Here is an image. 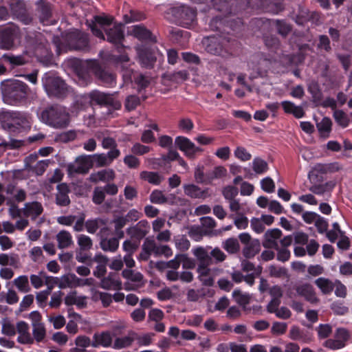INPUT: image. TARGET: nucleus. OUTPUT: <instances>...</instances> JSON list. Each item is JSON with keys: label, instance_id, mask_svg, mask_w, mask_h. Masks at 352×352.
I'll return each instance as SVG.
<instances>
[{"label": "nucleus", "instance_id": "obj_10", "mask_svg": "<svg viewBox=\"0 0 352 352\" xmlns=\"http://www.w3.org/2000/svg\"><path fill=\"white\" fill-rule=\"evenodd\" d=\"M202 43L205 46L206 52L211 54L224 56L227 54L226 44L228 43V41L223 36H208L204 38Z\"/></svg>", "mask_w": 352, "mask_h": 352}, {"label": "nucleus", "instance_id": "obj_54", "mask_svg": "<svg viewBox=\"0 0 352 352\" xmlns=\"http://www.w3.org/2000/svg\"><path fill=\"white\" fill-rule=\"evenodd\" d=\"M76 137V131L75 130H69L57 134L55 138V140L61 143H67L74 140Z\"/></svg>", "mask_w": 352, "mask_h": 352}, {"label": "nucleus", "instance_id": "obj_47", "mask_svg": "<svg viewBox=\"0 0 352 352\" xmlns=\"http://www.w3.org/2000/svg\"><path fill=\"white\" fill-rule=\"evenodd\" d=\"M333 117L336 122L342 128H346L350 123V119L348 115L342 110H335Z\"/></svg>", "mask_w": 352, "mask_h": 352}, {"label": "nucleus", "instance_id": "obj_39", "mask_svg": "<svg viewBox=\"0 0 352 352\" xmlns=\"http://www.w3.org/2000/svg\"><path fill=\"white\" fill-rule=\"evenodd\" d=\"M332 124L331 120L328 117H324L320 122L316 123V127L322 137L327 138L329 136Z\"/></svg>", "mask_w": 352, "mask_h": 352}, {"label": "nucleus", "instance_id": "obj_50", "mask_svg": "<svg viewBox=\"0 0 352 352\" xmlns=\"http://www.w3.org/2000/svg\"><path fill=\"white\" fill-rule=\"evenodd\" d=\"M13 284L16 287L18 290L23 293L29 292L31 289L28 277L25 275L20 276L13 280Z\"/></svg>", "mask_w": 352, "mask_h": 352}, {"label": "nucleus", "instance_id": "obj_9", "mask_svg": "<svg viewBox=\"0 0 352 352\" xmlns=\"http://www.w3.org/2000/svg\"><path fill=\"white\" fill-rule=\"evenodd\" d=\"M170 13L178 25L186 28L192 25L197 16L196 10L186 6L173 8Z\"/></svg>", "mask_w": 352, "mask_h": 352}, {"label": "nucleus", "instance_id": "obj_27", "mask_svg": "<svg viewBox=\"0 0 352 352\" xmlns=\"http://www.w3.org/2000/svg\"><path fill=\"white\" fill-rule=\"evenodd\" d=\"M93 71L95 76L103 83L111 85L114 82V76L108 71L102 69L98 63H94Z\"/></svg>", "mask_w": 352, "mask_h": 352}, {"label": "nucleus", "instance_id": "obj_43", "mask_svg": "<svg viewBox=\"0 0 352 352\" xmlns=\"http://www.w3.org/2000/svg\"><path fill=\"white\" fill-rule=\"evenodd\" d=\"M316 13H310L308 9L299 6L298 13L296 15L295 21L299 25H303L305 22L314 18Z\"/></svg>", "mask_w": 352, "mask_h": 352}, {"label": "nucleus", "instance_id": "obj_40", "mask_svg": "<svg viewBox=\"0 0 352 352\" xmlns=\"http://www.w3.org/2000/svg\"><path fill=\"white\" fill-rule=\"evenodd\" d=\"M131 331H130L126 336L116 338L113 347L116 349H122L130 347L134 342V336L133 335H131Z\"/></svg>", "mask_w": 352, "mask_h": 352}, {"label": "nucleus", "instance_id": "obj_45", "mask_svg": "<svg viewBox=\"0 0 352 352\" xmlns=\"http://www.w3.org/2000/svg\"><path fill=\"white\" fill-rule=\"evenodd\" d=\"M276 31L282 37L286 38L292 32V26L283 20H276L274 21Z\"/></svg>", "mask_w": 352, "mask_h": 352}, {"label": "nucleus", "instance_id": "obj_1", "mask_svg": "<svg viewBox=\"0 0 352 352\" xmlns=\"http://www.w3.org/2000/svg\"><path fill=\"white\" fill-rule=\"evenodd\" d=\"M31 94L28 85L19 80L9 79L1 83L2 98L6 104L17 105L25 103Z\"/></svg>", "mask_w": 352, "mask_h": 352}, {"label": "nucleus", "instance_id": "obj_29", "mask_svg": "<svg viewBox=\"0 0 352 352\" xmlns=\"http://www.w3.org/2000/svg\"><path fill=\"white\" fill-rule=\"evenodd\" d=\"M34 55L37 60L44 66L47 67L53 64V54L50 49V45L41 48V50L37 49Z\"/></svg>", "mask_w": 352, "mask_h": 352}, {"label": "nucleus", "instance_id": "obj_32", "mask_svg": "<svg viewBox=\"0 0 352 352\" xmlns=\"http://www.w3.org/2000/svg\"><path fill=\"white\" fill-rule=\"evenodd\" d=\"M138 54L140 63L144 67L146 68L153 67L156 61V57L151 50L146 47L142 48L140 50Z\"/></svg>", "mask_w": 352, "mask_h": 352}, {"label": "nucleus", "instance_id": "obj_49", "mask_svg": "<svg viewBox=\"0 0 352 352\" xmlns=\"http://www.w3.org/2000/svg\"><path fill=\"white\" fill-rule=\"evenodd\" d=\"M33 338L37 342H40L43 340L46 335L45 328L44 324L41 322H33Z\"/></svg>", "mask_w": 352, "mask_h": 352}, {"label": "nucleus", "instance_id": "obj_63", "mask_svg": "<svg viewBox=\"0 0 352 352\" xmlns=\"http://www.w3.org/2000/svg\"><path fill=\"white\" fill-rule=\"evenodd\" d=\"M252 168L256 174H262L267 170L268 164L265 160L256 157L252 162Z\"/></svg>", "mask_w": 352, "mask_h": 352}, {"label": "nucleus", "instance_id": "obj_62", "mask_svg": "<svg viewBox=\"0 0 352 352\" xmlns=\"http://www.w3.org/2000/svg\"><path fill=\"white\" fill-rule=\"evenodd\" d=\"M131 335L134 336V340H137L139 346H148L152 343V337L154 333H145L142 336H139L135 331H131Z\"/></svg>", "mask_w": 352, "mask_h": 352}, {"label": "nucleus", "instance_id": "obj_22", "mask_svg": "<svg viewBox=\"0 0 352 352\" xmlns=\"http://www.w3.org/2000/svg\"><path fill=\"white\" fill-rule=\"evenodd\" d=\"M297 294L303 297L307 301L311 304H317L320 300L317 297L313 286L309 283L296 285L294 287Z\"/></svg>", "mask_w": 352, "mask_h": 352}, {"label": "nucleus", "instance_id": "obj_20", "mask_svg": "<svg viewBox=\"0 0 352 352\" xmlns=\"http://www.w3.org/2000/svg\"><path fill=\"white\" fill-rule=\"evenodd\" d=\"M25 41L28 46L34 51V53L37 52V49L41 50V48L49 45L45 36L38 32L28 33L25 36Z\"/></svg>", "mask_w": 352, "mask_h": 352}, {"label": "nucleus", "instance_id": "obj_16", "mask_svg": "<svg viewBox=\"0 0 352 352\" xmlns=\"http://www.w3.org/2000/svg\"><path fill=\"white\" fill-rule=\"evenodd\" d=\"M107 41L114 44L120 51L124 47L122 41L124 38L123 26L121 23L115 24L112 28L105 29Z\"/></svg>", "mask_w": 352, "mask_h": 352}, {"label": "nucleus", "instance_id": "obj_5", "mask_svg": "<svg viewBox=\"0 0 352 352\" xmlns=\"http://www.w3.org/2000/svg\"><path fill=\"white\" fill-rule=\"evenodd\" d=\"M0 123L4 129L11 131L29 126V122L26 117L19 111H0Z\"/></svg>", "mask_w": 352, "mask_h": 352}, {"label": "nucleus", "instance_id": "obj_64", "mask_svg": "<svg viewBox=\"0 0 352 352\" xmlns=\"http://www.w3.org/2000/svg\"><path fill=\"white\" fill-rule=\"evenodd\" d=\"M330 309L334 314L339 316H343L349 311V308L344 305V303L338 300L332 302Z\"/></svg>", "mask_w": 352, "mask_h": 352}, {"label": "nucleus", "instance_id": "obj_61", "mask_svg": "<svg viewBox=\"0 0 352 352\" xmlns=\"http://www.w3.org/2000/svg\"><path fill=\"white\" fill-rule=\"evenodd\" d=\"M308 91L311 94L314 102L321 101L322 98V93L318 82H311L308 87Z\"/></svg>", "mask_w": 352, "mask_h": 352}, {"label": "nucleus", "instance_id": "obj_24", "mask_svg": "<svg viewBox=\"0 0 352 352\" xmlns=\"http://www.w3.org/2000/svg\"><path fill=\"white\" fill-rule=\"evenodd\" d=\"M16 331L19 334L17 341L23 344H32L34 343V338L29 332V325L24 321H19L16 325Z\"/></svg>", "mask_w": 352, "mask_h": 352}, {"label": "nucleus", "instance_id": "obj_41", "mask_svg": "<svg viewBox=\"0 0 352 352\" xmlns=\"http://www.w3.org/2000/svg\"><path fill=\"white\" fill-rule=\"evenodd\" d=\"M335 283L329 278L320 277L315 280V284L320 289L323 294H329L335 287Z\"/></svg>", "mask_w": 352, "mask_h": 352}, {"label": "nucleus", "instance_id": "obj_12", "mask_svg": "<svg viewBox=\"0 0 352 352\" xmlns=\"http://www.w3.org/2000/svg\"><path fill=\"white\" fill-rule=\"evenodd\" d=\"M12 14L19 21L25 25H29L33 21V16L28 11L26 4L23 0H16L10 3Z\"/></svg>", "mask_w": 352, "mask_h": 352}, {"label": "nucleus", "instance_id": "obj_42", "mask_svg": "<svg viewBox=\"0 0 352 352\" xmlns=\"http://www.w3.org/2000/svg\"><path fill=\"white\" fill-rule=\"evenodd\" d=\"M107 223V221L102 218L88 219L85 222V229L90 234H95L100 227Z\"/></svg>", "mask_w": 352, "mask_h": 352}, {"label": "nucleus", "instance_id": "obj_28", "mask_svg": "<svg viewBox=\"0 0 352 352\" xmlns=\"http://www.w3.org/2000/svg\"><path fill=\"white\" fill-rule=\"evenodd\" d=\"M100 287L107 290H120L122 288V283L115 274L110 273L108 276L102 278Z\"/></svg>", "mask_w": 352, "mask_h": 352}, {"label": "nucleus", "instance_id": "obj_56", "mask_svg": "<svg viewBox=\"0 0 352 352\" xmlns=\"http://www.w3.org/2000/svg\"><path fill=\"white\" fill-rule=\"evenodd\" d=\"M77 243L81 251L89 250L93 246L91 239L85 234H79L77 236Z\"/></svg>", "mask_w": 352, "mask_h": 352}, {"label": "nucleus", "instance_id": "obj_23", "mask_svg": "<svg viewBox=\"0 0 352 352\" xmlns=\"http://www.w3.org/2000/svg\"><path fill=\"white\" fill-rule=\"evenodd\" d=\"M282 236V232L278 228L270 229L266 231L263 236V246L267 249H278L277 239Z\"/></svg>", "mask_w": 352, "mask_h": 352}, {"label": "nucleus", "instance_id": "obj_31", "mask_svg": "<svg viewBox=\"0 0 352 352\" xmlns=\"http://www.w3.org/2000/svg\"><path fill=\"white\" fill-rule=\"evenodd\" d=\"M184 193L194 199H204L209 196L208 194V188H205L204 190H201L198 186L195 184H187L184 186Z\"/></svg>", "mask_w": 352, "mask_h": 352}, {"label": "nucleus", "instance_id": "obj_60", "mask_svg": "<svg viewBox=\"0 0 352 352\" xmlns=\"http://www.w3.org/2000/svg\"><path fill=\"white\" fill-rule=\"evenodd\" d=\"M327 173V164H317L312 170L309 173L308 177L311 179V176L317 177V179L324 180L321 174Z\"/></svg>", "mask_w": 352, "mask_h": 352}, {"label": "nucleus", "instance_id": "obj_51", "mask_svg": "<svg viewBox=\"0 0 352 352\" xmlns=\"http://www.w3.org/2000/svg\"><path fill=\"white\" fill-rule=\"evenodd\" d=\"M94 338L96 343H93L92 345L94 346L102 345L103 346L107 347L111 346L112 343V338L111 336L110 333L109 332H102L100 335L95 334Z\"/></svg>", "mask_w": 352, "mask_h": 352}, {"label": "nucleus", "instance_id": "obj_19", "mask_svg": "<svg viewBox=\"0 0 352 352\" xmlns=\"http://www.w3.org/2000/svg\"><path fill=\"white\" fill-rule=\"evenodd\" d=\"M309 179L311 184L309 190L316 195H322L326 193L330 195L331 192L336 186V182L334 181H329L322 183L324 180L317 179V177L313 175L311 179Z\"/></svg>", "mask_w": 352, "mask_h": 352}, {"label": "nucleus", "instance_id": "obj_2", "mask_svg": "<svg viewBox=\"0 0 352 352\" xmlns=\"http://www.w3.org/2000/svg\"><path fill=\"white\" fill-rule=\"evenodd\" d=\"M38 118L45 124L58 129L67 127L70 123V115L66 108L58 104L45 107Z\"/></svg>", "mask_w": 352, "mask_h": 352}, {"label": "nucleus", "instance_id": "obj_15", "mask_svg": "<svg viewBox=\"0 0 352 352\" xmlns=\"http://www.w3.org/2000/svg\"><path fill=\"white\" fill-rule=\"evenodd\" d=\"M94 166L90 155L78 157L74 164L68 165L69 173L86 174Z\"/></svg>", "mask_w": 352, "mask_h": 352}, {"label": "nucleus", "instance_id": "obj_37", "mask_svg": "<svg viewBox=\"0 0 352 352\" xmlns=\"http://www.w3.org/2000/svg\"><path fill=\"white\" fill-rule=\"evenodd\" d=\"M56 239L60 249L67 248L73 243L72 234L67 230L60 231L56 234Z\"/></svg>", "mask_w": 352, "mask_h": 352}, {"label": "nucleus", "instance_id": "obj_14", "mask_svg": "<svg viewBox=\"0 0 352 352\" xmlns=\"http://www.w3.org/2000/svg\"><path fill=\"white\" fill-rule=\"evenodd\" d=\"M113 18L107 16H95L94 21L89 25L93 34L96 37L105 40L102 30L105 32V29H108L111 25Z\"/></svg>", "mask_w": 352, "mask_h": 352}, {"label": "nucleus", "instance_id": "obj_3", "mask_svg": "<svg viewBox=\"0 0 352 352\" xmlns=\"http://www.w3.org/2000/svg\"><path fill=\"white\" fill-rule=\"evenodd\" d=\"M43 87L50 98L63 100L69 94V86L60 77L45 74L42 78Z\"/></svg>", "mask_w": 352, "mask_h": 352}, {"label": "nucleus", "instance_id": "obj_18", "mask_svg": "<svg viewBox=\"0 0 352 352\" xmlns=\"http://www.w3.org/2000/svg\"><path fill=\"white\" fill-rule=\"evenodd\" d=\"M176 146L185 153V155L190 159L195 158V154L201 152L202 148L197 147L188 138L184 136H178L175 140Z\"/></svg>", "mask_w": 352, "mask_h": 352}, {"label": "nucleus", "instance_id": "obj_26", "mask_svg": "<svg viewBox=\"0 0 352 352\" xmlns=\"http://www.w3.org/2000/svg\"><path fill=\"white\" fill-rule=\"evenodd\" d=\"M131 34L140 41H150L156 42V38L153 36L151 32L144 25H138L132 27Z\"/></svg>", "mask_w": 352, "mask_h": 352}, {"label": "nucleus", "instance_id": "obj_57", "mask_svg": "<svg viewBox=\"0 0 352 352\" xmlns=\"http://www.w3.org/2000/svg\"><path fill=\"white\" fill-rule=\"evenodd\" d=\"M150 201L153 204H163L166 203H171L169 201L168 198L166 197L163 192L160 190H154L150 195Z\"/></svg>", "mask_w": 352, "mask_h": 352}, {"label": "nucleus", "instance_id": "obj_38", "mask_svg": "<svg viewBox=\"0 0 352 352\" xmlns=\"http://www.w3.org/2000/svg\"><path fill=\"white\" fill-rule=\"evenodd\" d=\"M100 247L104 252H116L119 247L118 239L116 236L102 239L100 241Z\"/></svg>", "mask_w": 352, "mask_h": 352}, {"label": "nucleus", "instance_id": "obj_8", "mask_svg": "<svg viewBox=\"0 0 352 352\" xmlns=\"http://www.w3.org/2000/svg\"><path fill=\"white\" fill-rule=\"evenodd\" d=\"M91 104H98L111 108L113 110H119L122 104L120 101L113 97V94H106L98 90H94L87 94Z\"/></svg>", "mask_w": 352, "mask_h": 352}, {"label": "nucleus", "instance_id": "obj_35", "mask_svg": "<svg viewBox=\"0 0 352 352\" xmlns=\"http://www.w3.org/2000/svg\"><path fill=\"white\" fill-rule=\"evenodd\" d=\"M2 60L9 63L12 67L24 65L28 63V58L24 55L14 56L12 54H5L2 56Z\"/></svg>", "mask_w": 352, "mask_h": 352}, {"label": "nucleus", "instance_id": "obj_21", "mask_svg": "<svg viewBox=\"0 0 352 352\" xmlns=\"http://www.w3.org/2000/svg\"><path fill=\"white\" fill-rule=\"evenodd\" d=\"M56 193L55 195V203L60 207H66L71 204L69 193L71 192L67 184L60 183L56 186Z\"/></svg>", "mask_w": 352, "mask_h": 352}, {"label": "nucleus", "instance_id": "obj_11", "mask_svg": "<svg viewBox=\"0 0 352 352\" xmlns=\"http://www.w3.org/2000/svg\"><path fill=\"white\" fill-rule=\"evenodd\" d=\"M241 243L244 245L242 250L243 256L245 258H254L261 250V243L257 239H252L248 232L239 235Z\"/></svg>", "mask_w": 352, "mask_h": 352}, {"label": "nucleus", "instance_id": "obj_48", "mask_svg": "<svg viewBox=\"0 0 352 352\" xmlns=\"http://www.w3.org/2000/svg\"><path fill=\"white\" fill-rule=\"evenodd\" d=\"M91 298L94 302L101 301L104 307H109L112 302V296L106 292L96 291L94 293Z\"/></svg>", "mask_w": 352, "mask_h": 352}, {"label": "nucleus", "instance_id": "obj_30", "mask_svg": "<svg viewBox=\"0 0 352 352\" xmlns=\"http://www.w3.org/2000/svg\"><path fill=\"white\" fill-rule=\"evenodd\" d=\"M115 177L116 175L113 170L109 168L91 173L89 179L94 183H98L99 182H109L113 180Z\"/></svg>", "mask_w": 352, "mask_h": 352}, {"label": "nucleus", "instance_id": "obj_44", "mask_svg": "<svg viewBox=\"0 0 352 352\" xmlns=\"http://www.w3.org/2000/svg\"><path fill=\"white\" fill-rule=\"evenodd\" d=\"M222 248L229 254H234L239 252L240 245L236 238L231 237L222 243Z\"/></svg>", "mask_w": 352, "mask_h": 352}, {"label": "nucleus", "instance_id": "obj_59", "mask_svg": "<svg viewBox=\"0 0 352 352\" xmlns=\"http://www.w3.org/2000/svg\"><path fill=\"white\" fill-rule=\"evenodd\" d=\"M50 163L51 161L50 160H41L34 166H30L28 170L34 173L36 175H42Z\"/></svg>", "mask_w": 352, "mask_h": 352}, {"label": "nucleus", "instance_id": "obj_13", "mask_svg": "<svg viewBox=\"0 0 352 352\" xmlns=\"http://www.w3.org/2000/svg\"><path fill=\"white\" fill-rule=\"evenodd\" d=\"M35 15L40 23L50 25L52 23L53 6L46 0H38L35 3Z\"/></svg>", "mask_w": 352, "mask_h": 352}, {"label": "nucleus", "instance_id": "obj_25", "mask_svg": "<svg viewBox=\"0 0 352 352\" xmlns=\"http://www.w3.org/2000/svg\"><path fill=\"white\" fill-rule=\"evenodd\" d=\"M43 212V208L40 202L32 201L25 203L23 209V214L26 217H31L32 220L36 219Z\"/></svg>", "mask_w": 352, "mask_h": 352}, {"label": "nucleus", "instance_id": "obj_34", "mask_svg": "<svg viewBox=\"0 0 352 352\" xmlns=\"http://www.w3.org/2000/svg\"><path fill=\"white\" fill-rule=\"evenodd\" d=\"M199 261L198 266H210L213 263L210 254L203 248H197L193 251Z\"/></svg>", "mask_w": 352, "mask_h": 352}, {"label": "nucleus", "instance_id": "obj_4", "mask_svg": "<svg viewBox=\"0 0 352 352\" xmlns=\"http://www.w3.org/2000/svg\"><path fill=\"white\" fill-rule=\"evenodd\" d=\"M151 254L155 256L164 255L168 258L172 256L173 252L168 245L158 243L153 236H148L145 238L142 244L139 259L148 261Z\"/></svg>", "mask_w": 352, "mask_h": 352}, {"label": "nucleus", "instance_id": "obj_58", "mask_svg": "<svg viewBox=\"0 0 352 352\" xmlns=\"http://www.w3.org/2000/svg\"><path fill=\"white\" fill-rule=\"evenodd\" d=\"M122 276L132 282L141 283L143 280V275L138 272H135L131 269H125L122 272Z\"/></svg>", "mask_w": 352, "mask_h": 352}, {"label": "nucleus", "instance_id": "obj_52", "mask_svg": "<svg viewBox=\"0 0 352 352\" xmlns=\"http://www.w3.org/2000/svg\"><path fill=\"white\" fill-rule=\"evenodd\" d=\"M141 104V99L136 95H129L124 100V108L127 111L135 110Z\"/></svg>", "mask_w": 352, "mask_h": 352}, {"label": "nucleus", "instance_id": "obj_55", "mask_svg": "<svg viewBox=\"0 0 352 352\" xmlns=\"http://www.w3.org/2000/svg\"><path fill=\"white\" fill-rule=\"evenodd\" d=\"M134 82L138 85V89L140 92L148 87L151 83V77L145 74H138L134 76Z\"/></svg>", "mask_w": 352, "mask_h": 352}, {"label": "nucleus", "instance_id": "obj_53", "mask_svg": "<svg viewBox=\"0 0 352 352\" xmlns=\"http://www.w3.org/2000/svg\"><path fill=\"white\" fill-rule=\"evenodd\" d=\"M227 170L221 166L215 167L212 171L207 173L208 184H211L214 179L225 177Z\"/></svg>", "mask_w": 352, "mask_h": 352}, {"label": "nucleus", "instance_id": "obj_17", "mask_svg": "<svg viewBox=\"0 0 352 352\" xmlns=\"http://www.w3.org/2000/svg\"><path fill=\"white\" fill-rule=\"evenodd\" d=\"M150 230V225L146 220H141L133 226L128 228L126 234L130 238L140 243L145 238Z\"/></svg>", "mask_w": 352, "mask_h": 352}, {"label": "nucleus", "instance_id": "obj_46", "mask_svg": "<svg viewBox=\"0 0 352 352\" xmlns=\"http://www.w3.org/2000/svg\"><path fill=\"white\" fill-rule=\"evenodd\" d=\"M164 78L175 82H179L186 80L188 78V72L186 70L167 72L164 75Z\"/></svg>", "mask_w": 352, "mask_h": 352}, {"label": "nucleus", "instance_id": "obj_36", "mask_svg": "<svg viewBox=\"0 0 352 352\" xmlns=\"http://www.w3.org/2000/svg\"><path fill=\"white\" fill-rule=\"evenodd\" d=\"M80 281H82V280L78 278L75 274H69L67 275H64L61 277L60 281L58 280V286L60 289L72 287L74 286L79 285Z\"/></svg>", "mask_w": 352, "mask_h": 352}, {"label": "nucleus", "instance_id": "obj_7", "mask_svg": "<svg viewBox=\"0 0 352 352\" xmlns=\"http://www.w3.org/2000/svg\"><path fill=\"white\" fill-rule=\"evenodd\" d=\"M21 32L19 26L10 23L0 28V48L11 50L15 46V41L20 38Z\"/></svg>", "mask_w": 352, "mask_h": 352}, {"label": "nucleus", "instance_id": "obj_6", "mask_svg": "<svg viewBox=\"0 0 352 352\" xmlns=\"http://www.w3.org/2000/svg\"><path fill=\"white\" fill-rule=\"evenodd\" d=\"M65 43L69 50L87 52L90 50L89 35L77 30L66 34Z\"/></svg>", "mask_w": 352, "mask_h": 352}, {"label": "nucleus", "instance_id": "obj_33", "mask_svg": "<svg viewBox=\"0 0 352 352\" xmlns=\"http://www.w3.org/2000/svg\"><path fill=\"white\" fill-rule=\"evenodd\" d=\"M140 179L154 186H159L164 177L158 172L143 170L140 173Z\"/></svg>", "mask_w": 352, "mask_h": 352}]
</instances>
